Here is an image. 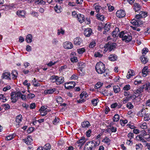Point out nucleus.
I'll return each mask as SVG.
<instances>
[{"mask_svg": "<svg viewBox=\"0 0 150 150\" xmlns=\"http://www.w3.org/2000/svg\"><path fill=\"white\" fill-rule=\"evenodd\" d=\"M147 13L146 12L141 11L139 14L135 16L136 19H132L131 23L133 25H135L137 26H139L141 25L143 23V21H142L139 18H144L147 16Z\"/></svg>", "mask_w": 150, "mask_h": 150, "instance_id": "1", "label": "nucleus"}, {"mask_svg": "<svg viewBox=\"0 0 150 150\" xmlns=\"http://www.w3.org/2000/svg\"><path fill=\"white\" fill-rule=\"evenodd\" d=\"M99 143L95 141H92L87 142L85 145L84 149L85 150H92L94 149L96 146L99 145Z\"/></svg>", "mask_w": 150, "mask_h": 150, "instance_id": "2", "label": "nucleus"}, {"mask_svg": "<svg viewBox=\"0 0 150 150\" xmlns=\"http://www.w3.org/2000/svg\"><path fill=\"white\" fill-rule=\"evenodd\" d=\"M96 69L97 72L99 74L105 73L107 69H105V65L101 62L97 63L96 66Z\"/></svg>", "mask_w": 150, "mask_h": 150, "instance_id": "3", "label": "nucleus"}, {"mask_svg": "<svg viewBox=\"0 0 150 150\" xmlns=\"http://www.w3.org/2000/svg\"><path fill=\"white\" fill-rule=\"evenodd\" d=\"M119 37L122 38V40L128 43L132 39V37L127 33H124V31L121 32L119 35Z\"/></svg>", "mask_w": 150, "mask_h": 150, "instance_id": "4", "label": "nucleus"}, {"mask_svg": "<svg viewBox=\"0 0 150 150\" xmlns=\"http://www.w3.org/2000/svg\"><path fill=\"white\" fill-rule=\"evenodd\" d=\"M116 44L115 43L108 42V43L105 44L104 47L105 48V52L108 50L110 52L114 50L116 47Z\"/></svg>", "mask_w": 150, "mask_h": 150, "instance_id": "5", "label": "nucleus"}, {"mask_svg": "<svg viewBox=\"0 0 150 150\" xmlns=\"http://www.w3.org/2000/svg\"><path fill=\"white\" fill-rule=\"evenodd\" d=\"M21 93L20 92H13L11 93V99L13 103L16 102L18 99V97H20Z\"/></svg>", "mask_w": 150, "mask_h": 150, "instance_id": "6", "label": "nucleus"}, {"mask_svg": "<svg viewBox=\"0 0 150 150\" xmlns=\"http://www.w3.org/2000/svg\"><path fill=\"white\" fill-rule=\"evenodd\" d=\"M139 115L141 117H144V119L145 121H148L150 119L149 115L146 113L144 109H142L141 111L139 112Z\"/></svg>", "mask_w": 150, "mask_h": 150, "instance_id": "7", "label": "nucleus"}, {"mask_svg": "<svg viewBox=\"0 0 150 150\" xmlns=\"http://www.w3.org/2000/svg\"><path fill=\"white\" fill-rule=\"evenodd\" d=\"M130 98L134 102H139L141 100L139 95L138 94H137L135 93H133L132 95L130 96Z\"/></svg>", "mask_w": 150, "mask_h": 150, "instance_id": "8", "label": "nucleus"}, {"mask_svg": "<svg viewBox=\"0 0 150 150\" xmlns=\"http://www.w3.org/2000/svg\"><path fill=\"white\" fill-rule=\"evenodd\" d=\"M85 141V137H81V139L76 142V147H79V149H80Z\"/></svg>", "mask_w": 150, "mask_h": 150, "instance_id": "9", "label": "nucleus"}, {"mask_svg": "<svg viewBox=\"0 0 150 150\" xmlns=\"http://www.w3.org/2000/svg\"><path fill=\"white\" fill-rule=\"evenodd\" d=\"M74 43L76 46L82 45L83 44V40L81 38L76 37L74 40Z\"/></svg>", "mask_w": 150, "mask_h": 150, "instance_id": "10", "label": "nucleus"}, {"mask_svg": "<svg viewBox=\"0 0 150 150\" xmlns=\"http://www.w3.org/2000/svg\"><path fill=\"white\" fill-rule=\"evenodd\" d=\"M75 85V83L74 82H71L65 83L64 85L66 89H70L73 88Z\"/></svg>", "mask_w": 150, "mask_h": 150, "instance_id": "11", "label": "nucleus"}, {"mask_svg": "<svg viewBox=\"0 0 150 150\" xmlns=\"http://www.w3.org/2000/svg\"><path fill=\"white\" fill-rule=\"evenodd\" d=\"M125 13L124 11L122 10H118L116 12V16L119 18H122L125 15Z\"/></svg>", "mask_w": 150, "mask_h": 150, "instance_id": "12", "label": "nucleus"}, {"mask_svg": "<svg viewBox=\"0 0 150 150\" xmlns=\"http://www.w3.org/2000/svg\"><path fill=\"white\" fill-rule=\"evenodd\" d=\"M2 79L11 80V74L8 72H5L3 73L1 76Z\"/></svg>", "mask_w": 150, "mask_h": 150, "instance_id": "13", "label": "nucleus"}, {"mask_svg": "<svg viewBox=\"0 0 150 150\" xmlns=\"http://www.w3.org/2000/svg\"><path fill=\"white\" fill-rule=\"evenodd\" d=\"M92 33V30L90 28H87L85 30L84 32V35L87 37H89Z\"/></svg>", "mask_w": 150, "mask_h": 150, "instance_id": "14", "label": "nucleus"}, {"mask_svg": "<svg viewBox=\"0 0 150 150\" xmlns=\"http://www.w3.org/2000/svg\"><path fill=\"white\" fill-rule=\"evenodd\" d=\"M72 43L69 42H66L64 43V47L65 49H71L73 47Z\"/></svg>", "mask_w": 150, "mask_h": 150, "instance_id": "15", "label": "nucleus"}, {"mask_svg": "<svg viewBox=\"0 0 150 150\" xmlns=\"http://www.w3.org/2000/svg\"><path fill=\"white\" fill-rule=\"evenodd\" d=\"M79 22L81 23L84 21L85 18L83 15L79 13L76 16Z\"/></svg>", "mask_w": 150, "mask_h": 150, "instance_id": "16", "label": "nucleus"}, {"mask_svg": "<svg viewBox=\"0 0 150 150\" xmlns=\"http://www.w3.org/2000/svg\"><path fill=\"white\" fill-rule=\"evenodd\" d=\"M141 8L140 5L137 3H135L134 4L133 9L136 12L140 10Z\"/></svg>", "mask_w": 150, "mask_h": 150, "instance_id": "17", "label": "nucleus"}, {"mask_svg": "<svg viewBox=\"0 0 150 150\" xmlns=\"http://www.w3.org/2000/svg\"><path fill=\"white\" fill-rule=\"evenodd\" d=\"M144 88V86L142 85L139 88L134 90V91L133 93H135L136 94H138L139 95L140 93L143 91V89Z\"/></svg>", "mask_w": 150, "mask_h": 150, "instance_id": "18", "label": "nucleus"}, {"mask_svg": "<svg viewBox=\"0 0 150 150\" xmlns=\"http://www.w3.org/2000/svg\"><path fill=\"white\" fill-rule=\"evenodd\" d=\"M23 141L27 144L29 145L31 144L32 139L30 137H28L26 138L25 139H23Z\"/></svg>", "mask_w": 150, "mask_h": 150, "instance_id": "19", "label": "nucleus"}, {"mask_svg": "<svg viewBox=\"0 0 150 150\" xmlns=\"http://www.w3.org/2000/svg\"><path fill=\"white\" fill-rule=\"evenodd\" d=\"M94 6L97 12H100L103 11V8H102L100 6L98 5H96V4H95Z\"/></svg>", "mask_w": 150, "mask_h": 150, "instance_id": "20", "label": "nucleus"}, {"mask_svg": "<svg viewBox=\"0 0 150 150\" xmlns=\"http://www.w3.org/2000/svg\"><path fill=\"white\" fill-rule=\"evenodd\" d=\"M119 30L117 28H115V30L112 33V36L114 38H115L118 36H119L120 33H119Z\"/></svg>", "mask_w": 150, "mask_h": 150, "instance_id": "21", "label": "nucleus"}, {"mask_svg": "<svg viewBox=\"0 0 150 150\" xmlns=\"http://www.w3.org/2000/svg\"><path fill=\"white\" fill-rule=\"evenodd\" d=\"M64 81V77H58L55 82L58 85H59L63 83Z\"/></svg>", "mask_w": 150, "mask_h": 150, "instance_id": "22", "label": "nucleus"}, {"mask_svg": "<svg viewBox=\"0 0 150 150\" xmlns=\"http://www.w3.org/2000/svg\"><path fill=\"white\" fill-rule=\"evenodd\" d=\"M57 89L56 88H53L49 89H47L45 90L44 91V93L45 94H51L53 93L54 92H55Z\"/></svg>", "mask_w": 150, "mask_h": 150, "instance_id": "23", "label": "nucleus"}, {"mask_svg": "<svg viewBox=\"0 0 150 150\" xmlns=\"http://www.w3.org/2000/svg\"><path fill=\"white\" fill-rule=\"evenodd\" d=\"M148 66L144 67L142 70V73L144 76H145L147 74H149V72L148 69Z\"/></svg>", "mask_w": 150, "mask_h": 150, "instance_id": "24", "label": "nucleus"}, {"mask_svg": "<svg viewBox=\"0 0 150 150\" xmlns=\"http://www.w3.org/2000/svg\"><path fill=\"white\" fill-rule=\"evenodd\" d=\"M90 126L89 122L88 121H85L82 122L81 123V126L84 128H88Z\"/></svg>", "mask_w": 150, "mask_h": 150, "instance_id": "25", "label": "nucleus"}, {"mask_svg": "<svg viewBox=\"0 0 150 150\" xmlns=\"http://www.w3.org/2000/svg\"><path fill=\"white\" fill-rule=\"evenodd\" d=\"M117 59V56L114 54L110 55L109 57V59L112 61H115Z\"/></svg>", "mask_w": 150, "mask_h": 150, "instance_id": "26", "label": "nucleus"}, {"mask_svg": "<svg viewBox=\"0 0 150 150\" xmlns=\"http://www.w3.org/2000/svg\"><path fill=\"white\" fill-rule=\"evenodd\" d=\"M142 62L144 64L146 63L148 61V59L145 57L144 55H143L140 58Z\"/></svg>", "mask_w": 150, "mask_h": 150, "instance_id": "27", "label": "nucleus"}, {"mask_svg": "<svg viewBox=\"0 0 150 150\" xmlns=\"http://www.w3.org/2000/svg\"><path fill=\"white\" fill-rule=\"evenodd\" d=\"M32 35L31 34H29L27 36L25 40L27 43H30L32 42Z\"/></svg>", "mask_w": 150, "mask_h": 150, "instance_id": "28", "label": "nucleus"}, {"mask_svg": "<svg viewBox=\"0 0 150 150\" xmlns=\"http://www.w3.org/2000/svg\"><path fill=\"white\" fill-rule=\"evenodd\" d=\"M134 73L133 71L131 69H129V71L126 77L128 79H130L131 76L134 75Z\"/></svg>", "mask_w": 150, "mask_h": 150, "instance_id": "29", "label": "nucleus"}, {"mask_svg": "<svg viewBox=\"0 0 150 150\" xmlns=\"http://www.w3.org/2000/svg\"><path fill=\"white\" fill-rule=\"evenodd\" d=\"M17 14L19 17H24L25 14V13L23 11H18L17 12Z\"/></svg>", "mask_w": 150, "mask_h": 150, "instance_id": "30", "label": "nucleus"}, {"mask_svg": "<svg viewBox=\"0 0 150 150\" xmlns=\"http://www.w3.org/2000/svg\"><path fill=\"white\" fill-rule=\"evenodd\" d=\"M55 11L57 13H60L62 11V9L60 6L56 5L54 7Z\"/></svg>", "mask_w": 150, "mask_h": 150, "instance_id": "31", "label": "nucleus"}, {"mask_svg": "<svg viewBox=\"0 0 150 150\" xmlns=\"http://www.w3.org/2000/svg\"><path fill=\"white\" fill-rule=\"evenodd\" d=\"M22 116L21 115H19L17 116L16 117V122L18 123V125L19 123L22 121Z\"/></svg>", "mask_w": 150, "mask_h": 150, "instance_id": "32", "label": "nucleus"}, {"mask_svg": "<svg viewBox=\"0 0 150 150\" xmlns=\"http://www.w3.org/2000/svg\"><path fill=\"white\" fill-rule=\"evenodd\" d=\"M143 85L144 86V88H145V90L148 92H149L150 91V83H146L145 84Z\"/></svg>", "mask_w": 150, "mask_h": 150, "instance_id": "33", "label": "nucleus"}, {"mask_svg": "<svg viewBox=\"0 0 150 150\" xmlns=\"http://www.w3.org/2000/svg\"><path fill=\"white\" fill-rule=\"evenodd\" d=\"M18 73L15 70H13L11 73L12 79H16L18 75Z\"/></svg>", "mask_w": 150, "mask_h": 150, "instance_id": "34", "label": "nucleus"}, {"mask_svg": "<svg viewBox=\"0 0 150 150\" xmlns=\"http://www.w3.org/2000/svg\"><path fill=\"white\" fill-rule=\"evenodd\" d=\"M113 89L114 92L115 93H118L120 91V87L118 86H114Z\"/></svg>", "mask_w": 150, "mask_h": 150, "instance_id": "35", "label": "nucleus"}, {"mask_svg": "<svg viewBox=\"0 0 150 150\" xmlns=\"http://www.w3.org/2000/svg\"><path fill=\"white\" fill-rule=\"evenodd\" d=\"M96 17L98 19L101 21H103L104 19V16L103 15H100L99 13L97 14Z\"/></svg>", "mask_w": 150, "mask_h": 150, "instance_id": "36", "label": "nucleus"}, {"mask_svg": "<svg viewBox=\"0 0 150 150\" xmlns=\"http://www.w3.org/2000/svg\"><path fill=\"white\" fill-rule=\"evenodd\" d=\"M99 100L97 98L91 100L92 103L94 106H96Z\"/></svg>", "mask_w": 150, "mask_h": 150, "instance_id": "37", "label": "nucleus"}, {"mask_svg": "<svg viewBox=\"0 0 150 150\" xmlns=\"http://www.w3.org/2000/svg\"><path fill=\"white\" fill-rule=\"evenodd\" d=\"M110 140L107 137H105L103 139V142L109 145L110 144Z\"/></svg>", "mask_w": 150, "mask_h": 150, "instance_id": "38", "label": "nucleus"}, {"mask_svg": "<svg viewBox=\"0 0 150 150\" xmlns=\"http://www.w3.org/2000/svg\"><path fill=\"white\" fill-rule=\"evenodd\" d=\"M142 147V145L141 144H138L136 145V149L137 150H141Z\"/></svg>", "mask_w": 150, "mask_h": 150, "instance_id": "39", "label": "nucleus"}, {"mask_svg": "<svg viewBox=\"0 0 150 150\" xmlns=\"http://www.w3.org/2000/svg\"><path fill=\"white\" fill-rule=\"evenodd\" d=\"M43 149L45 150H49L51 149V145L49 144H47L44 146Z\"/></svg>", "mask_w": 150, "mask_h": 150, "instance_id": "40", "label": "nucleus"}, {"mask_svg": "<svg viewBox=\"0 0 150 150\" xmlns=\"http://www.w3.org/2000/svg\"><path fill=\"white\" fill-rule=\"evenodd\" d=\"M32 83L35 86H40L39 83L37 82L35 78L32 81Z\"/></svg>", "mask_w": 150, "mask_h": 150, "instance_id": "41", "label": "nucleus"}, {"mask_svg": "<svg viewBox=\"0 0 150 150\" xmlns=\"http://www.w3.org/2000/svg\"><path fill=\"white\" fill-rule=\"evenodd\" d=\"M56 100L58 103H61L62 102V99L60 96L57 97L56 98Z\"/></svg>", "mask_w": 150, "mask_h": 150, "instance_id": "42", "label": "nucleus"}, {"mask_svg": "<svg viewBox=\"0 0 150 150\" xmlns=\"http://www.w3.org/2000/svg\"><path fill=\"white\" fill-rule=\"evenodd\" d=\"M103 83L100 82H98L95 85V88H98L102 86Z\"/></svg>", "mask_w": 150, "mask_h": 150, "instance_id": "43", "label": "nucleus"}, {"mask_svg": "<svg viewBox=\"0 0 150 150\" xmlns=\"http://www.w3.org/2000/svg\"><path fill=\"white\" fill-rule=\"evenodd\" d=\"M100 92L105 96H108L109 94L108 91L105 90L104 91H101Z\"/></svg>", "mask_w": 150, "mask_h": 150, "instance_id": "44", "label": "nucleus"}, {"mask_svg": "<svg viewBox=\"0 0 150 150\" xmlns=\"http://www.w3.org/2000/svg\"><path fill=\"white\" fill-rule=\"evenodd\" d=\"M119 120V115L117 114L115 115L113 118V120L115 122H117Z\"/></svg>", "mask_w": 150, "mask_h": 150, "instance_id": "45", "label": "nucleus"}, {"mask_svg": "<svg viewBox=\"0 0 150 150\" xmlns=\"http://www.w3.org/2000/svg\"><path fill=\"white\" fill-rule=\"evenodd\" d=\"M110 25H111L110 24H106L104 27V29L105 30H106L107 31H108L110 30Z\"/></svg>", "mask_w": 150, "mask_h": 150, "instance_id": "46", "label": "nucleus"}, {"mask_svg": "<svg viewBox=\"0 0 150 150\" xmlns=\"http://www.w3.org/2000/svg\"><path fill=\"white\" fill-rule=\"evenodd\" d=\"M131 98H130V96L129 97H126L124 98L123 99V102L124 104L126 103H127L129 100L131 99Z\"/></svg>", "mask_w": 150, "mask_h": 150, "instance_id": "47", "label": "nucleus"}, {"mask_svg": "<svg viewBox=\"0 0 150 150\" xmlns=\"http://www.w3.org/2000/svg\"><path fill=\"white\" fill-rule=\"evenodd\" d=\"M78 52L80 54H82L85 52V49L84 48H82L81 49H79L77 50Z\"/></svg>", "mask_w": 150, "mask_h": 150, "instance_id": "48", "label": "nucleus"}, {"mask_svg": "<svg viewBox=\"0 0 150 150\" xmlns=\"http://www.w3.org/2000/svg\"><path fill=\"white\" fill-rule=\"evenodd\" d=\"M109 127H110L111 132H115L117 131V128L116 127L112 126L111 125H109Z\"/></svg>", "mask_w": 150, "mask_h": 150, "instance_id": "49", "label": "nucleus"}, {"mask_svg": "<svg viewBox=\"0 0 150 150\" xmlns=\"http://www.w3.org/2000/svg\"><path fill=\"white\" fill-rule=\"evenodd\" d=\"M58 77L56 76H52L51 77L50 79L53 82H56Z\"/></svg>", "mask_w": 150, "mask_h": 150, "instance_id": "50", "label": "nucleus"}, {"mask_svg": "<svg viewBox=\"0 0 150 150\" xmlns=\"http://www.w3.org/2000/svg\"><path fill=\"white\" fill-rule=\"evenodd\" d=\"M126 106L129 109H132L133 108V106L132 105V104L130 102H129L127 103Z\"/></svg>", "mask_w": 150, "mask_h": 150, "instance_id": "51", "label": "nucleus"}, {"mask_svg": "<svg viewBox=\"0 0 150 150\" xmlns=\"http://www.w3.org/2000/svg\"><path fill=\"white\" fill-rule=\"evenodd\" d=\"M140 127L144 129H146L147 128V125L146 123L144 122L140 125Z\"/></svg>", "mask_w": 150, "mask_h": 150, "instance_id": "52", "label": "nucleus"}, {"mask_svg": "<svg viewBox=\"0 0 150 150\" xmlns=\"http://www.w3.org/2000/svg\"><path fill=\"white\" fill-rule=\"evenodd\" d=\"M147 134V133L145 130H143L140 135L144 138Z\"/></svg>", "mask_w": 150, "mask_h": 150, "instance_id": "53", "label": "nucleus"}, {"mask_svg": "<svg viewBox=\"0 0 150 150\" xmlns=\"http://www.w3.org/2000/svg\"><path fill=\"white\" fill-rule=\"evenodd\" d=\"M148 50L146 48H144L142 50V54L143 55H144L148 52Z\"/></svg>", "mask_w": 150, "mask_h": 150, "instance_id": "54", "label": "nucleus"}, {"mask_svg": "<svg viewBox=\"0 0 150 150\" xmlns=\"http://www.w3.org/2000/svg\"><path fill=\"white\" fill-rule=\"evenodd\" d=\"M130 88V86L129 85H125L123 88V89L124 90L128 91Z\"/></svg>", "mask_w": 150, "mask_h": 150, "instance_id": "55", "label": "nucleus"}, {"mask_svg": "<svg viewBox=\"0 0 150 150\" xmlns=\"http://www.w3.org/2000/svg\"><path fill=\"white\" fill-rule=\"evenodd\" d=\"M28 81L27 80H25L24 82H23V84L25 86H27L28 87V88H29V86H30V83H28Z\"/></svg>", "mask_w": 150, "mask_h": 150, "instance_id": "56", "label": "nucleus"}, {"mask_svg": "<svg viewBox=\"0 0 150 150\" xmlns=\"http://www.w3.org/2000/svg\"><path fill=\"white\" fill-rule=\"evenodd\" d=\"M120 122L121 125L122 126H124V125L127 122V120H121Z\"/></svg>", "mask_w": 150, "mask_h": 150, "instance_id": "57", "label": "nucleus"}, {"mask_svg": "<svg viewBox=\"0 0 150 150\" xmlns=\"http://www.w3.org/2000/svg\"><path fill=\"white\" fill-rule=\"evenodd\" d=\"M48 112H49V111L47 110H46V111H42L40 112V114L42 116H45L47 114Z\"/></svg>", "mask_w": 150, "mask_h": 150, "instance_id": "58", "label": "nucleus"}, {"mask_svg": "<svg viewBox=\"0 0 150 150\" xmlns=\"http://www.w3.org/2000/svg\"><path fill=\"white\" fill-rule=\"evenodd\" d=\"M71 61L72 62H77L78 60L76 57H73L71 59Z\"/></svg>", "mask_w": 150, "mask_h": 150, "instance_id": "59", "label": "nucleus"}, {"mask_svg": "<svg viewBox=\"0 0 150 150\" xmlns=\"http://www.w3.org/2000/svg\"><path fill=\"white\" fill-rule=\"evenodd\" d=\"M35 96L34 94L30 93L28 95L27 98L28 99H32Z\"/></svg>", "mask_w": 150, "mask_h": 150, "instance_id": "60", "label": "nucleus"}, {"mask_svg": "<svg viewBox=\"0 0 150 150\" xmlns=\"http://www.w3.org/2000/svg\"><path fill=\"white\" fill-rule=\"evenodd\" d=\"M96 43L95 42H91L89 45V47L90 48H93L96 45Z\"/></svg>", "mask_w": 150, "mask_h": 150, "instance_id": "61", "label": "nucleus"}, {"mask_svg": "<svg viewBox=\"0 0 150 150\" xmlns=\"http://www.w3.org/2000/svg\"><path fill=\"white\" fill-rule=\"evenodd\" d=\"M71 79H78V76L77 74H73L71 77Z\"/></svg>", "mask_w": 150, "mask_h": 150, "instance_id": "62", "label": "nucleus"}, {"mask_svg": "<svg viewBox=\"0 0 150 150\" xmlns=\"http://www.w3.org/2000/svg\"><path fill=\"white\" fill-rule=\"evenodd\" d=\"M102 56V54L98 52H96L94 54V56L95 57H101Z\"/></svg>", "mask_w": 150, "mask_h": 150, "instance_id": "63", "label": "nucleus"}, {"mask_svg": "<svg viewBox=\"0 0 150 150\" xmlns=\"http://www.w3.org/2000/svg\"><path fill=\"white\" fill-rule=\"evenodd\" d=\"M127 137L129 138L130 139H131L133 138L134 134L132 133H129L127 135Z\"/></svg>", "mask_w": 150, "mask_h": 150, "instance_id": "64", "label": "nucleus"}]
</instances>
